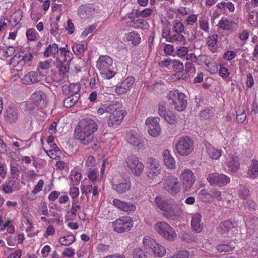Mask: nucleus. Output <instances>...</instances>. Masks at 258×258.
Instances as JSON below:
<instances>
[{
  "mask_svg": "<svg viewBox=\"0 0 258 258\" xmlns=\"http://www.w3.org/2000/svg\"><path fill=\"white\" fill-rule=\"evenodd\" d=\"M97 130L98 125L94 120L90 118L82 119L75 128V136L81 143L87 145L93 141Z\"/></svg>",
  "mask_w": 258,
  "mask_h": 258,
  "instance_id": "nucleus-1",
  "label": "nucleus"
},
{
  "mask_svg": "<svg viewBox=\"0 0 258 258\" xmlns=\"http://www.w3.org/2000/svg\"><path fill=\"white\" fill-rule=\"evenodd\" d=\"M154 202L156 206L163 211V215L165 217L171 218L178 216L181 214V206L176 204L172 200L157 196L155 199Z\"/></svg>",
  "mask_w": 258,
  "mask_h": 258,
  "instance_id": "nucleus-2",
  "label": "nucleus"
},
{
  "mask_svg": "<svg viewBox=\"0 0 258 258\" xmlns=\"http://www.w3.org/2000/svg\"><path fill=\"white\" fill-rule=\"evenodd\" d=\"M112 63V59L107 55H101L97 61L96 67L104 78L110 79L115 75Z\"/></svg>",
  "mask_w": 258,
  "mask_h": 258,
  "instance_id": "nucleus-3",
  "label": "nucleus"
},
{
  "mask_svg": "<svg viewBox=\"0 0 258 258\" xmlns=\"http://www.w3.org/2000/svg\"><path fill=\"white\" fill-rule=\"evenodd\" d=\"M168 103L174 105V109L178 111H182L185 109L187 105L186 96L177 90L170 91L166 96Z\"/></svg>",
  "mask_w": 258,
  "mask_h": 258,
  "instance_id": "nucleus-4",
  "label": "nucleus"
},
{
  "mask_svg": "<svg viewBox=\"0 0 258 258\" xmlns=\"http://www.w3.org/2000/svg\"><path fill=\"white\" fill-rule=\"evenodd\" d=\"M175 147L177 154L181 156H187L194 150V141L189 137L183 136L179 139Z\"/></svg>",
  "mask_w": 258,
  "mask_h": 258,
  "instance_id": "nucleus-5",
  "label": "nucleus"
},
{
  "mask_svg": "<svg viewBox=\"0 0 258 258\" xmlns=\"http://www.w3.org/2000/svg\"><path fill=\"white\" fill-rule=\"evenodd\" d=\"M154 228L161 237L169 241H174L176 238L177 235L174 229L164 221L157 222Z\"/></svg>",
  "mask_w": 258,
  "mask_h": 258,
  "instance_id": "nucleus-6",
  "label": "nucleus"
},
{
  "mask_svg": "<svg viewBox=\"0 0 258 258\" xmlns=\"http://www.w3.org/2000/svg\"><path fill=\"white\" fill-rule=\"evenodd\" d=\"M163 188L168 193L175 196L180 191L181 185L178 178L173 175L166 177L163 180Z\"/></svg>",
  "mask_w": 258,
  "mask_h": 258,
  "instance_id": "nucleus-7",
  "label": "nucleus"
},
{
  "mask_svg": "<svg viewBox=\"0 0 258 258\" xmlns=\"http://www.w3.org/2000/svg\"><path fill=\"white\" fill-rule=\"evenodd\" d=\"M124 167L130 169L134 175L139 176L142 173L144 168V165L142 162H140L138 157L131 155L127 156L125 159Z\"/></svg>",
  "mask_w": 258,
  "mask_h": 258,
  "instance_id": "nucleus-8",
  "label": "nucleus"
},
{
  "mask_svg": "<svg viewBox=\"0 0 258 258\" xmlns=\"http://www.w3.org/2000/svg\"><path fill=\"white\" fill-rule=\"evenodd\" d=\"M113 230L118 233L130 231L133 227L131 219L128 217H122L112 223Z\"/></svg>",
  "mask_w": 258,
  "mask_h": 258,
  "instance_id": "nucleus-9",
  "label": "nucleus"
},
{
  "mask_svg": "<svg viewBox=\"0 0 258 258\" xmlns=\"http://www.w3.org/2000/svg\"><path fill=\"white\" fill-rule=\"evenodd\" d=\"M143 244L147 249H149V252L152 251L155 256L162 257L166 253V249L163 246L157 243L154 240L149 238H144Z\"/></svg>",
  "mask_w": 258,
  "mask_h": 258,
  "instance_id": "nucleus-10",
  "label": "nucleus"
},
{
  "mask_svg": "<svg viewBox=\"0 0 258 258\" xmlns=\"http://www.w3.org/2000/svg\"><path fill=\"white\" fill-rule=\"evenodd\" d=\"M207 180L212 186H223L227 185L230 181V177L224 174L215 172L208 174Z\"/></svg>",
  "mask_w": 258,
  "mask_h": 258,
  "instance_id": "nucleus-11",
  "label": "nucleus"
},
{
  "mask_svg": "<svg viewBox=\"0 0 258 258\" xmlns=\"http://www.w3.org/2000/svg\"><path fill=\"white\" fill-rule=\"evenodd\" d=\"M179 178L182 182L184 191H188L194 184L196 177L193 172L189 169H184L181 173Z\"/></svg>",
  "mask_w": 258,
  "mask_h": 258,
  "instance_id": "nucleus-12",
  "label": "nucleus"
},
{
  "mask_svg": "<svg viewBox=\"0 0 258 258\" xmlns=\"http://www.w3.org/2000/svg\"><path fill=\"white\" fill-rule=\"evenodd\" d=\"M147 175L151 179H154L160 174V167L158 161L150 157L147 161Z\"/></svg>",
  "mask_w": 258,
  "mask_h": 258,
  "instance_id": "nucleus-13",
  "label": "nucleus"
},
{
  "mask_svg": "<svg viewBox=\"0 0 258 258\" xmlns=\"http://www.w3.org/2000/svg\"><path fill=\"white\" fill-rule=\"evenodd\" d=\"M159 119L158 117H148L146 120V124L148 128V133L153 137L158 136L160 133Z\"/></svg>",
  "mask_w": 258,
  "mask_h": 258,
  "instance_id": "nucleus-14",
  "label": "nucleus"
},
{
  "mask_svg": "<svg viewBox=\"0 0 258 258\" xmlns=\"http://www.w3.org/2000/svg\"><path fill=\"white\" fill-rule=\"evenodd\" d=\"M126 140L128 144L141 148L143 146V141L139 134L134 130H131L126 133Z\"/></svg>",
  "mask_w": 258,
  "mask_h": 258,
  "instance_id": "nucleus-15",
  "label": "nucleus"
},
{
  "mask_svg": "<svg viewBox=\"0 0 258 258\" xmlns=\"http://www.w3.org/2000/svg\"><path fill=\"white\" fill-rule=\"evenodd\" d=\"M43 77L40 73L31 71L26 74L22 80L24 84L31 85L40 82Z\"/></svg>",
  "mask_w": 258,
  "mask_h": 258,
  "instance_id": "nucleus-16",
  "label": "nucleus"
},
{
  "mask_svg": "<svg viewBox=\"0 0 258 258\" xmlns=\"http://www.w3.org/2000/svg\"><path fill=\"white\" fill-rule=\"evenodd\" d=\"M112 203L116 208L128 214L134 212L136 209V206L130 202H122L115 199L113 200Z\"/></svg>",
  "mask_w": 258,
  "mask_h": 258,
  "instance_id": "nucleus-17",
  "label": "nucleus"
},
{
  "mask_svg": "<svg viewBox=\"0 0 258 258\" xmlns=\"http://www.w3.org/2000/svg\"><path fill=\"white\" fill-rule=\"evenodd\" d=\"M125 112L121 110L116 111L114 113L110 115L107 123L110 127H116L118 125L123 119Z\"/></svg>",
  "mask_w": 258,
  "mask_h": 258,
  "instance_id": "nucleus-18",
  "label": "nucleus"
},
{
  "mask_svg": "<svg viewBox=\"0 0 258 258\" xmlns=\"http://www.w3.org/2000/svg\"><path fill=\"white\" fill-rule=\"evenodd\" d=\"M119 103L117 102L112 103L102 104L97 110V113L99 115H102L104 113H108L111 115L116 111L118 110Z\"/></svg>",
  "mask_w": 258,
  "mask_h": 258,
  "instance_id": "nucleus-19",
  "label": "nucleus"
},
{
  "mask_svg": "<svg viewBox=\"0 0 258 258\" xmlns=\"http://www.w3.org/2000/svg\"><path fill=\"white\" fill-rule=\"evenodd\" d=\"M5 119L10 124L15 123L18 119V109L12 107H9L6 110Z\"/></svg>",
  "mask_w": 258,
  "mask_h": 258,
  "instance_id": "nucleus-20",
  "label": "nucleus"
},
{
  "mask_svg": "<svg viewBox=\"0 0 258 258\" xmlns=\"http://www.w3.org/2000/svg\"><path fill=\"white\" fill-rule=\"evenodd\" d=\"M70 63V62L64 61V58L61 57L60 56H55V60L53 62L54 66L58 69L60 74H64L66 72H69Z\"/></svg>",
  "mask_w": 258,
  "mask_h": 258,
  "instance_id": "nucleus-21",
  "label": "nucleus"
},
{
  "mask_svg": "<svg viewBox=\"0 0 258 258\" xmlns=\"http://www.w3.org/2000/svg\"><path fill=\"white\" fill-rule=\"evenodd\" d=\"M202 216L199 213L195 214L191 221V226L193 231L200 233L203 228V225L201 223Z\"/></svg>",
  "mask_w": 258,
  "mask_h": 258,
  "instance_id": "nucleus-22",
  "label": "nucleus"
},
{
  "mask_svg": "<svg viewBox=\"0 0 258 258\" xmlns=\"http://www.w3.org/2000/svg\"><path fill=\"white\" fill-rule=\"evenodd\" d=\"M63 93L66 95L77 96L79 98L80 97L79 93L81 90L80 85L77 84H71L68 87L63 86Z\"/></svg>",
  "mask_w": 258,
  "mask_h": 258,
  "instance_id": "nucleus-23",
  "label": "nucleus"
},
{
  "mask_svg": "<svg viewBox=\"0 0 258 258\" xmlns=\"http://www.w3.org/2000/svg\"><path fill=\"white\" fill-rule=\"evenodd\" d=\"M234 225L231 221L226 220L221 222L217 228L218 233L221 235L227 234L230 230L234 228Z\"/></svg>",
  "mask_w": 258,
  "mask_h": 258,
  "instance_id": "nucleus-24",
  "label": "nucleus"
},
{
  "mask_svg": "<svg viewBox=\"0 0 258 258\" xmlns=\"http://www.w3.org/2000/svg\"><path fill=\"white\" fill-rule=\"evenodd\" d=\"M219 27L221 29L224 30L231 31H235L238 26L236 23L227 18H222L219 22Z\"/></svg>",
  "mask_w": 258,
  "mask_h": 258,
  "instance_id": "nucleus-25",
  "label": "nucleus"
},
{
  "mask_svg": "<svg viewBox=\"0 0 258 258\" xmlns=\"http://www.w3.org/2000/svg\"><path fill=\"white\" fill-rule=\"evenodd\" d=\"M33 57V54L30 53H26L22 54L17 53L15 54L11 59V63H14L16 61L17 62H24L25 63H28L32 61Z\"/></svg>",
  "mask_w": 258,
  "mask_h": 258,
  "instance_id": "nucleus-26",
  "label": "nucleus"
},
{
  "mask_svg": "<svg viewBox=\"0 0 258 258\" xmlns=\"http://www.w3.org/2000/svg\"><path fill=\"white\" fill-rule=\"evenodd\" d=\"M225 163L229 170L236 172L240 167V164L238 157L229 156L226 160Z\"/></svg>",
  "mask_w": 258,
  "mask_h": 258,
  "instance_id": "nucleus-27",
  "label": "nucleus"
},
{
  "mask_svg": "<svg viewBox=\"0 0 258 258\" xmlns=\"http://www.w3.org/2000/svg\"><path fill=\"white\" fill-rule=\"evenodd\" d=\"M131 187V182L129 180L124 179L118 184H113L112 188L118 193L123 194L128 190Z\"/></svg>",
  "mask_w": 258,
  "mask_h": 258,
  "instance_id": "nucleus-28",
  "label": "nucleus"
},
{
  "mask_svg": "<svg viewBox=\"0 0 258 258\" xmlns=\"http://www.w3.org/2000/svg\"><path fill=\"white\" fill-rule=\"evenodd\" d=\"M126 26L127 27H132L135 28H141L147 29L149 27L148 22L143 19L133 20L126 23Z\"/></svg>",
  "mask_w": 258,
  "mask_h": 258,
  "instance_id": "nucleus-29",
  "label": "nucleus"
},
{
  "mask_svg": "<svg viewBox=\"0 0 258 258\" xmlns=\"http://www.w3.org/2000/svg\"><path fill=\"white\" fill-rule=\"evenodd\" d=\"M164 162L167 168L173 169L175 167V161L171 156L168 150H165L163 153Z\"/></svg>",
  "mask_w": 258,
  "mask_h": 258,
  "instance_id": "nucleus-30",
  "label": "nucleus"
},
{
  "mask_svg": "<svg viewBox=\"0 0 258 258\" xmlns=\"http://www.w3.org/2000/svg\"><path fill=\"white\" fill-rule=\"evenodd\" d=\"M82 208L83 207L82 206L81 202L78 200L75 199L72 202V208L69 212H70L73 215H76L78 214L80 219H84L85 216H84L83 217H82V215H80Z\"/></svg>",
  "mask_w": 258,
  "mask_h": 258,
  "instance_id": "nucleus-31",
  "label": "nucleus"
},
{
  "mask_svg": "<svg viewBox=\"0 0 258 258\" xmlns=\"http://www.w3.org/2000/svg\"><path fill=\"white\" fill-rule=\"evenodd\" d=\"M167 41L171 43L184 44L185 41V37L183 34L171 31V34L167 38Z\"/></svg>",
  "mask_w": 258,
  "mask_h": 258,
  "instance_id": "nucleus-32",
  "label": "nucleus"
},
{
  "mask_svg": "<svg viewBox=\"0 0 258 258\" xmlns=\"http://www.w3.org/2000/svg\"><path fill=\"white\" fill-rule=\"evenodd\" d=\"M247 174L252 179L255 178L258 176V161L252 159L251 163L248 167Z\"/></svg>",
  "mask_w": 258,
  "mask_h": 258,
  "instance_id": "nucleus-33",
  "label": "nucleus"
},
{
  "mask_svg": "<svg viewBox=\"0 0 258 258\" xmlns=\"http://www.w3.org/2000/svg\"><path fill=\"white\" fill-rule=\"evenodd\" d=\"M149 255V249H147L145 245H144L143 248H136L133 252V255L134 258H147Z\"/></svg>",
  "mask_w": 258,
  "mask_h": 258,
  "instance_id": "nucleus-34",
  "label": "nucleus"
},
{
  "mask_svg": "<svg viewBox=\"0 0 258 258\" xmlns=\"http://www.w3.org/2000/svg\"><path fill=\"white\" fill-rule=\"evenodd\" d=\"M58 52V47L56 43L49 44L44 52V56L46 57L50 56L55 57Z\"/></svg>",
  "mask_w": 258,
  "mask_h": 258,
  "instance_id": "nucleus-35",
  "label": "nucleus"
},
{
  "mask_svg": "<svg viewBox=\"0 0 258 258\" xmlns=\"http://www.w3.org/2000/svg\"><path fill=\"white\" fill-rule=\"evenodd\" d=\"M206 149L208 155L212 159L217 160L222 155L221 150L216 149L210 145H207Z\"/></svg>",
  "mask_w": 258,
  "mask_h": 258,
  "instance_id": "nucleus-36",
  "label": "nucleus"
},
{
  "mask_svg": "<svg viewBox=\"0 0 258 258\" xmlns=\"http://www.w3.org/2000/svg\"><path fill=\"white\" fill-rule=\"evenodd\" d=\"M87 49L86 44L77 43L72 46V50L75 54L80 55L83 54Z\"/></svg>",
  "mask_w": 258,
  "mask_h": 258,
  "instance_id": "nucleus-37",
  "label": "nucleus"
},
{
  "mask_svg": "<svg viewBox=\"0 0 258 258\" xmlns=\"http://www.w3.org/2000/svg\"><path fill=\"white\" fill-rule=\"evenodd\" d=\"M69 96L63 100V106L66 108H70L75 105L80 98L77 96L68 95Z\"/></svg>",
  "mask_w": 258,
  "mask_h": 258,
  "instance_id": "nucleus-38",
  "label": "nucleus"
},
{
  "mask_svg": "<svg viewBox=\"0 0 258 258\" xmlns=\"http://www.w3.org/2000/svg\"><path fill=\"white\" fill-rule=\"evenodd\" d=\"M126 39L131 41L134 45H138L141 42L140 35L135 32L129 33L126 36Z\"/></svg>",
  "mask_w": 258,
  "mask_h": 258,
  "instance_id": "nucleus-39",
  "label": "nucleus"
},
{
  "mask_svg": "<svg viewBox=\"0 0 258 258\" xmlns=\"http://www.w3.org/2000/svg\"><path fill=\"white\" fill-rule=\"evenodd\" d=\"M199 25L201 29L208 33L210 31L209 19L207 17H201L199 20Z\"/></svg>",
  "mask_w": 258,
  "mask_h": 258,
  "instance_id": "nucleus-40",
  "label": "nucleus"
},
{
  "mask_svg": "<svg viewBox=\"0 0 258 258\" xmlns=\"http://www.w3.org/2000/svg\"><path fill=\"white\" fill-rule=\"evenodd\" d=\"M234 248L235 246L231 242H228L226 244L221 243L218 244L217 246V249L219 252L231 251H232Z\"/></svg>",
  "mask_w": 258,
  "mask_h": 258,
  "instance_id": "nucleus-41",
  "label": "nucleus"
},
{
  "mask_svg": "<svg viewBox=\"0 0 258 258\" xmlns=\"http://www.w3.org/2000/svg\"><path fill=\"white\" fill-rule=\"evenodd\" d=\"M46 96L42 91H37L33 93L31 95L32 100L35 103H40L41 101H44L46 99Z\"/></svg>",
  "mask_w": 258,
  "mask_h": 258,
  "instance_id": "nucleus-42",
  "label": "nucleus"
},
{
  "mask_svg": "<svg viewBox=\"0 0 258 258\" xmlns=\"http://www.w3.org/2000/svg\"><path fill=\"white\" fill-rule=\"evenodd\" d=\"M75 240V236L72 234H70L60 237L58 240V242L61 245L67 246L71 245Z\"/></svg>",
  "mask_w": 258,
  "mask_h": 258,
  "instance_id": "nucleus-43",
  "label": "nucleus"
},
{
  "mask_svg": "<svg viewBox=\"0 0 258 258\" xmlns=\"http://www.w3.org/2000/svg\"><path fill=\"white\" fill-rule=\"evenodd\" d=\"M23 105L24 106V111L30 115L33 114L34 110L37 106V104L35 103L30 101L24 102Z\"/></svg>",
  "mask_w": 258,
  "mask_h": 258,
  "instance_id": "nucleus-44",
  "label": "nucleus"
},
{
  "mask_svg": "<svg viewBox=\"0 0 258 258\" xmlns=\"http://www.w3.org/2000/svg\"><path fill=\"white\" fill-rule=\"evenodd\" d=\"M248 22L251 26L254 27L258 26V13L257 11H253L250 12Z\"/></svg>",
  "mask_w": 258,
  "mask_h": 258,
  "instance_id": "nucleus-45",
  "label": "nucleus"
},
{
  "mask_svg": "<svg viewBox=\"0 0 258 258\" xmlns=\"http://www.w3.org/2000/svg\"><path fill=\"white\" fill-rule=\"evenodd\" d=\"M243 207L245 210L249 211H255L257 208V204L252 199H249L243 203Z\"/></svg>",
  "mask_w": 258,
  "mask_h": 258,
  "instance_id": "nucleus-46",
  "label": "nucleus"
},
{
  "mask_svg": "<svg viewBox=\"0 0 258 258\" xmlns=\"http://www.w3.org/2000/svg\"><path fill=\"white\" fill-rule=\"evenodd\" d=\"M68 45L66 44L65 47L58 48V50L60 51V55L61 57L64 58V60L66 62H71L72 57L69 55L70 52L67 49Z\"/></svg>",
  "mask_w": 258,
  "mask_h": 258,
  "instance_id": "nucleus-47",
  "label": "nucleus"
},
{
  "mask_svg": "<svg viewBox=\"0 0 258 258\" xmlns=\"http://www.w3.org/2000/svg\"><path fill=\"white\" fill-rule=\"evenodd\" d=\"M81 177L82 176L80 172L76 171H72L70 175V179L72 184L74 185H78L81 179Z\"/></svg>",
  "mask_w": 258,
  "mask_h": 258,
  "instance_id": "nucleus-48",
  "label": "nucleus"
},
{
  "mask_svg": "<svg viewBox=\"0 0 258 258\" xmlns=\"http://www.w3.org/2000/svg\"><path fill=\"white\" fill-rule=\"evenodd\" d=\"M188 52V48L185 46H178L176 47L175 55L181 58H186Z\"/></svg>",
  "mask_w": 258,
  "mask_h": 258,
  "instance_id": "nucleus-49",
  "label": "nucleus"
},
{
  "mask_svg": "<svg viewBox=\"0 0 258 258\" xmlns=\"http://www.w3.org/2000/svg\"><path fill=\"white\" fill-rule=\"evenodd\" d=\"M239 197L242 200H246L250 196L249 190L245 186H240L237 189Z\"/></svg>",
  "mask_w": 258,
  "mask_h": 258,
  "instance_id": "nucleus-50",
  "label": "nucleus"
},
{
  "mask_svg": "<svg viewBox=\"0 0 258 258\" xmlns=\"http://www.w3.org/2000/svg\"><path fill=\"white\" fill-rule=\"evenodd\" d=\"M184 30L183 24L180 21H175L172 29V32L182 34Z\"/></svg>",
  "mask_w": 258,
  "mask_h": 258,
  "instance_id": "nucleus-51",
  "label": "nucleus"
},
{
  "mask_svg": "<svg viewBox=\"0 0 258 258\" xmlns=\"http://www.w3.org/2000/svg\"><path fill=\"white\" fill-rule=\"evenodd\" d=\"M135 81V78L134 77L130 76L127 77L121 84L126 88V89L128 90L134 85Z\"/></svg>",
  "mask_w": 258,
  "mask_h": 258,
  "instance_id": "nucleus-52",
  "label": "nucleus"
},
{
  "mask_svg": "<svg viewBox=\"0 0 258 258\" xmlns=\"http://www.w3.org/2000/svg\"><path fill=\"white\" fill-rule=\"evenodd\" d=\"M89 12V8L86 5H81L78 10V14L81 18H84Z\"/></svg>",
  "mask_w": 258,
  "mask_h": 258,
  "instance_id": "nucleus-53",
  "label": "nucleus"
},
{
  "mask_svg": "<svg viewBox=\"0 0 258 258\" xmlns=\"http://www.w3.org/2000/svg\"><path fill=\"white\" fill-rule=\"evenodd\" d=\"M218 39V34L209 36L207 38V44L209 47H214L217 43Z\"/></svg>",
  "mask_w": 258,
  "mask_h": 258,
  "instance_id": "nucleus-54",
  "label": "nucleus"
},
{
  "mask_svg": "<svg viewBox=\"0 0 258 258\" xmlns=\"http://www.w3.org/2000/svg\"><path fill=\"white\" fill-rule=\"evenodd\" d=\"M16 181H10L8 184L3 185V189L5 194H10L12 193L14 189H13V185L16 184Z\"/></svg>",
  "mask_w": 258,
  "mask_h": 258,
  "instance_id": "nucleus-55",
  "label": "nucleus"
},
{
  "mask_svg": "<svg viewBox=\"0 0 258 258\" xmlns=\"http://www.w3.org/2000/svg\"><path fill=\"white\" fill-rule=\"evenodd\" d=\"M198 15L192 14L187 17L185 20V23L186 25L192 26L195 23H197Z\"/></svg>",
  "mask_w": 258,
  "mask_h": 258,
  "instance_id": "nucleus-56",
  "label": "nucleus"
},
{
  "mask_svg": "<svg viewBox=\"0 0 258 258\" xmlns=\"http://www.w3.org/2000/svg\"><path fill=\"white\" fill-rule=\"evenodd\" d=\"M22 12L21 11H18L14 13L11 16V21L18 24L22 19Z\"/></svg>",
  "mask_w": 258,
  "mask_h": 258,
  "instance_id": "nucleus-57",
  "label": "nucleus"
},
{
  "mask_svg": "<svg viewBox=\"0 0 258 258\" xmlns=\"http://www.w3.org/2000/svg\"><path fill=\"white\" fill-rule=\"evenodd\" d=\"M189 253L185 250H181L178 251L176 254L170 257V258H188Z\"/></svg>",
  "mask_w": 258,
  "mask_h": 258,
  "instance_id": "nucleus-58",
  "label": "nucleus"
},
{
  "mask_svg": "<svg viewBox=\"0 0 258 258\" xmlns=\"http://www.w3.org/2000/svg\"><path fill=\"white\" fill-rule=\"evenodd\" d=\"M109 245L100 243L97 245L96 250L97 252L105 253L107 252L109 250Z\"/></svg>",
  "mask_w": 258,
  "mask_h": 258,
  "instance_id": "nucleus-59",
  "label": "nucleus"
},
{
  "mask_svg": "<svg viewBox=\"0 0 258 258\" xmlns=\"http://www.w3.org/2000/svg\"><path fill=\"white\" fill-rule=\"evenodd\" d=\"M171 66L173 69L177 71L182 70L183 69V63L180 62L179 61L176 60L175 59H172Z\"/></svg>",
  "mask_w": 258,
  "mask_h": 258,
  "instance_id": "nucleus-60",
  "label": "nucleus"
},
{
  "mask_svg": "<svg viewBox=\"0 0 258 258\" xmlns=\"http://www.w3.org/2000/svg\"><path fill=\"white\" fill-rule=\"evenodd\" d=\"M236 56V53L231 50H228L225 52L223 54V58L225 60L230 61L234 59Z\"/></svg>",
  "mask_w": 258,
  "mask_h": 258,
  "instance_id": "nucleus-61",
  "label": "nucleus"
},
{
  "mask_svg": "<svg viewBox=\"0 0 258 258\" xmlns=\"http://www.w3.org/2000/svg\"><path fill=\"white\" fill-rule=\"evenodd\" d=\"M163 118L167 122L171 124H173L176 122V117L170 112L165 115Z\"/></svg>",
  "mask_w": 258,
  "mask_h": 258,
  "instance_id": "nucleus-62",
  "label": "nucleus"
},
{
  "mask_svg": "<svg viewBox=\"0 0 258 258\" xmlns=\"http://www.w3.org/2000/svg\"><path fill=\"white\" fill-rule=\"evenodd\" d=\"M96 161L94 157L93 156H89L86 161L85 166L87 167L89 169H91L93 167L95 164Z\"/></svg>",
  "mask_w": 258,
  "mask_h": 258,
  "instance_id": "nucleus-63",
  "label": "nucleus"
},
{
  "mask_svg": "<svg viewBox=\"0 0 258 258\" xmlns=\"http://www.w3.org/2000/svg\"><path fill=\"white\" fill-rule=\"evenodd\" d=\"M90 86L92 89H99V79L97 77L91 78L90 81Z\"/></svg>",
  "mask_w": 258,
  "mask_h": 258,
  "instance_id": "nucleus-64",
  "label": "nucleus"
}]
</instances>
